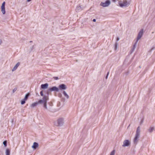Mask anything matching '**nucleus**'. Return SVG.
<instances>
[{
	"label": "nucleus",
	"mask_w": 155,
	"mask_h": 155,
	"mask_svg": "<svg viewBox=\"0 0 155 155\" xmlns=\"http://www.w3.org/2000/svg\"><path fill=\"white\" fill-rule=\"evenodd\" d=\"M143 32V29H142L138 33L137 39V41L142 37Z\"/></svg>",
	"instance_id": "423d86ee"
},
{
	"label": "nucleus",
	"mask_w": 155,
	"mask_h": 155,
	"mask_svg": "<svg viewBox=\"0 0 155 155\" xmlns=\"http://www.w3.org/2000/svg\"><path fill=\"white\" fill-rule=\"evenodd\" d=\"M63 123V120L61 118H60L57 121V124L56 125L57 126H60Z\"/></svg>",
	"instance_id": "0eeeda50"
},
{
	"label": "nucleus",
	"mask_w": 155,
	"mask_h": 155,
	"mask_svg": "<svg viewBox=\"0 0 155 155\" xmlns=\"http://www.w3.org/2000/svg\"><path fill=\"white\" fill-rule=\"evenodd\" d=\"M130 144V142L128 140H126L124 141L122 145L123 147L128 146Z\"/></svg>",
	"instance_id": "39448f33"
},
{
	"label": "nucleus",
	"mask_w": 155,
	"mask_h": 155,
	"mask_svg": "<svg viewBox=\"0 0 155 155\" xmlns=\"http://www.w3.org/2000/svg\"><path fill=\"white\" fill-rule=\"evenodd\" d=\"M2 41L1 40H0V45L2 43Z\"/></svg>",
	"instance_id": "c756f323"
},
{
	"label": "nucleus",
	"mask_w": 155,
	"mask_h": 155,
	"mask_svg": "<svg viewBox=\"0 0 155 155\" xmlns=\"http://www.w3.org/2000/svg\"><path fill=\"white\" fill-rule=\"evenodd\" d=\"M38 103L37 102H35L33 103L31 105V107H34L36 106H37Z\"/></svg>",
	"instance_id": "ddd939ff"
},
{
	"label": "nucleus",
	"mask_w": 155,
	"mask_h": 155,
	"mask_svg": "<svg viewBox=\"0 0 155 155\" xmlns=\"http://www.w3.org/2000/svg\"><path fill=\"white\" fill-rule=\"evenodd\" d=\"M3 143L4 145H5V146L6 147L7 145V141H4Z\"/></svg>",
	"instance_id": "5701e85b"
},
{
	"label": "nucleus",
	"mask_w": 155,
	"mask_h": 155,
	"mask_svg": "<svg viewBox=\"0 0 155 155\" xmlns=\"http://www.w3.org/2000/svg\"><path fill=\"white\" fill-rule=\"evenodd\" d=\"M139 135L136 134L135 137L134 139V142L135 143H137L138 141V139L139 138Z\"/></svg>",
	"instance_id": "9b49d317"
},
{
	"label": "nucleus",
	"mask_w": 155,
	"mask_h": 155,
	"mask_svg": "<svg viewBox=\"0 0 155 155\" xmlns=\"http://www.w3.org/2000/svg\"><path fill=\"white\" fill-rule=\"evenodd\" d=\"M5 2H3L2 5L1 7V12L3 14H5Z\"/></svg>",
	"instance_id": "20e7f679"
},
{
	"label": "nucleus",
	"mask_w": 155,
	"mask_h": 155,
	"mask_svg": "<svg viewBox=\"0 0 155 155\" xmlns=\"http://www.w3.org/2000/svg\"><path fill=\"white\" fill-rule=\"evenodd\" d=\"M119 4L120 7H123L126 6L127 5V2L126 0H124L122 2H119Z\"/></svg>",
	"instance_id": "f03ea898"
},
{
	"label": "nucleus",
	"mask_w": 155,
	"mask_h": 155,
	"mask_svg": "<svg viewBox=\"0 0 155 155\" xmlns=\"http://www.w3.org/2000/svg\"><path fill=\"white\" fill-rule=\"evenodd\" d=\"M38 144L36 142H34L33 143V146H32V147L34 149H35L37 147H38Z\"/></svg>",
	"instance_id": "f8f14e48"
},
{
	"label": "nucleus",
	"mask_w": 155,
	"mask_h": 155,
	"mask_svg": "<svg viewBox=\"0 0 155 155\" xmlns=\"http://www.w3.org/2000/svg\"><path fill=\"white\" fill-rule=\"evenodd\" d=\"M25 101H26V100H24V99H23L21 101V104H25Z\"/></svg>",
	"instance_id": "412c9836"
},
{
	"label": "nucleus",
	"mask_w": 155,
	"mask_h": 155,
	"mask_svg": "<svg viewBox=\"0 0 155 155\" xmlns=\"http://www.w3.org/2000/svg\"><path fill=\"white\" fill-rule=\"evenodd\" d=\"M109 74V72H108V73H107V76L106 77V78H107V77L108 75V74Z\"/></svg>",
	"instance_id": "c85d7f7f"
},
{
	"label": "nucleus",
	"mask_w": 155,
	"mask_h": 155,
	"mask_svg": "<svg viewBox=\"0 0 155 155\" xmlns=\"http://www.w3.org/2000/svg\"><path fill=\"white\" fill-rule=\"evenodd\" d=\"M59 87L61 90H64L66 89L65 85L64 84H61L59 86Z\"/></svg>",
	"instance_id": "9d476101"
},
{
	"label": "nucleus",
	"mask_w": 155,
	"mask_h": 155,
	"mask_svg": "<svg viewBox=\"0 0 155 155\" xmlns=\"http://www.w3.org/2000/svg\"><path fill=\"white\" fill-rule=\"evenodd\" d=\"M48 99V97L47 96H44L43 100H39L38 102V104H41V103H44L45 102H46L47 101V100Z\"/></svg>",
	"instance_id": "f257e3e1"
},
{
	"label": "nucleus",
	"mask_w": 155,
	"mask_h": 155,
	"mask_svg": "<svg viewBox=\"0 0 155 155\" xmlns=\"http://www.w3.org/2000/svg\"><path fill=\"white\" fill-rule=\"evenodd\" d=\"M20 64V63L19 62L13 68L12 70V71H14L16 70V69L19 66Z\"/></svg>",
	"instance_id": "4468645a"
},
{
	"label": "nucleus",
	"mask_w": 155,
	"mask_h": 155,
	"mask_svg": "<svg viewBox=\"0 0 155 155\" xmlns=\"http://www.w3.org/2000/svg\"><path fill=\"white\" fill-rule=\"evenodd\" d=\"M40 94H41V96H43V91H41L40 92Z\"/></svg>",
	"instance_id": "b1692460"
},
{
	"label": "nucleus",
	"mask_w": 155,
	"mask_h": 155,
	"mask_svg": "<svg viewBox=\"0 0 155 155\" xmlns=\"http://www.w3.org/2000/svg\"><path fill=\"white\" fill-rule=\"evenodd\" d=\"M140 127H138L137 128V130H140Z\"/></svg>",
	"instance_id": "bb28decb"
},
{
	"label": "nucleus",
	"mask_w": 155,
	"mask_h": 155,
	"mask_svg": "<svg viewBox=\"0 0 155 155\" xmlns=\"http://www.w3.org/2000/svg\"><path fill=\"white\" fill-rule=\"evenodd\" d=\"M112 1L113 2H115L116 1V0H112Z\"/></svg>",
	"instance_id": "473e14b6"
},
{
	"label": "nucleus",
	"mask_w": 155,
	"mask_h": 155,
	"mask_svg": "<svg viewBox=\"0 0 155 155\" xmlns=\"http://www.w3.org/2000/svg\"><path fill=\"white\" fill-rule=\"evenodd\" d=\"M17 89V88H15L13 90V92H14Z\"/></svg>",
	"instance_id": "393cba45"
},
{
	"label": "nucleus",
	"mask_w": 155,
	"mask_h": 155,
	"mask_svg": "<svg viewBox=\"0 0 155 155\" xmlns=\"http://www.w3.org/2000/svg\"><path fill=\"white\" fill-rule=\"evenodd\" d=\"M115 153V150H113L110 153V155H114Z\"/></svg>",
	"instance_id": "aec40b11"
},
{
	"label": "nucleus",
	"mask_w": 155,
	"mask_h": 155,
	"mask_svg": "<svg viewBox=\"0 0 155 155\" xmlns=\"http://www.w3.org/2000/svg\"><path fill=\"white\" fill-rule=\"evenodd\" d=\"M63 94H64V96L66 97L67 98H69V96L67 94V93H66V92L65 91H64L63 92Z\"/></svg>",
	"instance_id": "dca6fc26"
},
{
	"label": "nucleus",
	"mask_w": 155,
	"mask_h": 155,
	"mask_svg": "<svg viewBox=\"0 0 155 155\" xmlns=\"http://www.w3.org/2000/svg\"><path fill=\"white\" fill-rule=\"evenodd\" d=\"M110 4V2L109 0H107L105 2H101L100 5L103 7L108 6Z\"/></svg>",
	"instance_id": "7ed1b4c3"
},
{
	"label": "nucleus",
	"mask_w": 155,
	"mask_h": 155,
	"mask_svg": "<svg viewBox=\"0 0 155 155\" xmlns=\"http://www.w3.org/2000/svg\"><path fill=\"white\" fill-rule=\"evenodd\" d=\"M49 90L51 91H59L58 89L56 87H53L50 88L49 89Z\"/></svg>",
	"instance_id": "6e6552de"
},
{
	"label": "nucleus",
	"mask_w": 155,
	"mask_h": 155,
	"mask_svg": "<svg viewBox=\"0 0 155 155\" xmlns=\"http://www.w3.org/2000/svg\"><path fill=\"white\" fill-rule=\"evenodd\" d=\"M31 1V0H27V2H29L30 1Z\"/></svg>",
	"instance_id": "2f4dec72"
},
{
	"label": "nucleus",
	"mask_w": 155,
	"mask_h": 155,
	"mask_svg": "<svg viewBox=\"0 0 155 155\" xmlns=\"http://www.w3.org/2000/svg\"><path fill=\"white\" fill-rule=\"evenodd\" d=\"M93 21L94 22H95L96 20L95 19H94Z\"/></svg>",
	"instance_id": "cd10ccee"
},
{
	"label": "nucleus",
	"mask_w": 155,
	"mask_h": 155,
	"mask_svg": "<svg viewBox=\"0 0 155 155\" xmlns=\"http://www.w3.org/2000/svg\"><path fill=\"white\" fill-rule=\"evenodd\" d=\"M48 84L47 83L42 84L41 85V87L42 89H45L47 88L48 87Z\"/></svg>",
	"instance_id": "1a4fd4ad"
},
{
	"label": "nucleus",
	"mask_w": 155,
	"mask_h": 155,
	"mask_svg": "<svg viewBox=\"0 0 155 155\" xmlns=\"http://www.w3.org/2000/svg\"><path fill=\"white\" fill-rule=\"evenodd\" d=\"M29 93H28L26 95L25 98L24 99V100H26V101L28 99V96H29Z\"/></svg>",
	"instance_id": "2eb2a0df"
},
{
	"label": "nucleus",
	"mask_w": 155,
	"mask_h": 155,
	"mask_svg": "<svg viewBox=\"0 0 155 155\" xmlns=\"http://www.w3.org/2000/svg\"><path fill=\"white\" fill-rule=\"evenodd\" d=\"M140 131L138 130H137L136 132V134L140 135Z\"/></svg>",
	"instance_id": "4be33fe9"
},
{
	"label": "nucleus",
	"mask_w": 155,
	"mask_h": 155,
	"mask_svg": "<svg viewBox=\"0 0 155 155\" xmlns=\"http://www.w3.org/2000/svg\"><path fill=\"white\" fill-rule=\"evenodd\" d=\"M154 128L153 127H150L149 129V131L151 132L153 131V130Z\"/></svg>",
	"instance_id": "a211bd4d"
},
{
	"label": "nucleus",
	"mask_w": 155,
	"mask_h": 155,
	"mask_svg": "<svg viewBox=\"0 0 155 155\" xmlns=\"http://www.w3.org/2000/svg\"><path fill=\"white\" fill-rule=\"evenodd\" d=\"M54 78L55 79V80H57L58 79V77H54Z\"/></svg>",
	"instance_id": "a878e982"
},
{
	"label": "nucleus",
	"mask_w": 155,
	"mask_h": 155,
	"mask_svg": "<svg viewBox=\"0 0 155 155\" xmlns=\"http://www.w3.org/2000/svg\"><path fill=\"white\" fill-rule=\"evenodd\" d=\"M119 38H117V41H118L119 40Z\"/></svg>",
	"instance_id": "7c9ffc66"
},
{
	"label": "nucleus",
	"mask_w": 155,
	"mask_h": 155,
	"mask_svg": "<svg viewBox=\"0 0 155 155\" xmlns=\"http://www.w3.org/2000/svg\"><path fill=\"white\" fill-rule=\"evenodd\" d=\"M6 155H9L10 151L8 149H7L6 150Z\"/></svg>",
	"instance_id": "f3484780"
},
{
	"label": "nucleus",
	"mask_w": 155,
	"mask_h": 155,
	"mask_svg": "<svg viewBox=\"0 0 155 155\" xmlns=\"http://www.w3.org/2000/svg\"><path fill=\"white\" fill-rule=\"evenodd\" d=\"M47 101H46V102H45L43 104H44V107L45 109H47Z\"/></svg>",
	"instance_id": "6ab92c4d"
}]
</instances>
